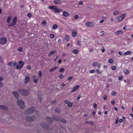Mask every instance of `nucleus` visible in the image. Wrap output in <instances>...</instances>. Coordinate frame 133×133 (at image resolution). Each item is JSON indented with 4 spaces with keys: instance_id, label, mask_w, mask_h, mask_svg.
I'll use <instances>...</instances> for the list:
<instances>
[{
    "instance_id": "a19ab883",
    "label": "nucleus",
    "mask_w": 133,
    "mask_h": 133,
    "mask_svg": "<svg viewBox=\"0 0 133 133\" xmlns=\"http://www.w3.org/2000/svg\"><path fill=\"white\" fill-rule=\"evenodd\" d=\"M69 38L68 36L66 35L65 37V39L66 41H68L69 39Z\"/></svg>"
},
{
    "instance_id": "c03bdc74",
    "label": "nucleus",
    "mask_w": 133,
    "mask_h": 133,
    "mask_svg": "<svg viewBox=\"0 0 133 133\" xmlns=\"http://www.w3.org/2000/svg\"><path fill=\"white\" fill-rule=\"evenodd\" d=\"M95 72L96 71L95 70H92L89 71V72L91 74L95 73Z\"/></svg>"
},
{
    "instance_id": "9b49d317",
    "label": "nucleus",
    "mask_w": 133,
    "mask_h": 133,
    "mask_svg": "<svg viewBox=\"0 0 133 133\" xmlns=\"http://www.w3.org/2000/svg\"><path fill=\"white\" fill-rule=\"evenodd\" d=\"M38 99L41 103V102L42 98V95L41 92L39 91L38 93Z\"/></svg>"
},
{
    "instance_id": "49530a36",
    "label": "nucleus",
    "mask_w": 133,
    "mask_h": 133,
    "mask_svg": "<svg viewBox=\"0 0 133 133\" xmlns=\"http://www.w3.org/2000/svg\"><path fill=\"white\" fill-rule=\"evenodd\" d=\"M55 111L57 112H59L60 111V110L57 108L55 109Z\"/></svg>"
},
{
    "instance_id": "f704fd0d",
    "label": "nucleus",
    "mask_w": 133,
    "mask_h": 133,
    "mask_svg": "<svg viewBox=\"0 0 133 133\" xmlns=\"http://www.w3.org/2000/svg\"><path fill=\"white\" fill-rule=\"evenodd\" d=\"M17 50L18 51L21 52H22L23 51V48L22 47H19L17 49Z\"/></svg>"
},
{
    "instance_id": "393cba45",
    "label": "nucleus",
    "mask_w": 133,
    "mask_h": 133,
    "mask_svg": "<svg viewBox=\"0 0 133 133\" xmlns=\"http://www.w3.org/2000/svg\"><path fill=\"white\" fill-rule=\"evenodd\" d=\"M78 52V49H75L72 52L74 54H76Z\"/></svg>"
},
{
    "instance_id": "c756f323",
    "label": "nucleus",
    "mask_w": 133,
    "mask_h": 133,
    "mask_svg": "<svg viewBox=\"0 0 133 133\" xmlns=\"http://www.w3.org/2000/svg\"><path fill=\"white\" fill-rule=\"evenodd\" d=\"M46 24V20H44L42 22V25L45 26Z\"/></svg>"
},
{
    "instance_id": "338daca9",
    "label": "nucleus",
    "mask_w": 133,
    "mask_h": 133,
    "mask_svg": "<svg viewBox=\"0 0 133 133\" xmlns=\"http://www.w3.org/2000/svg\"><path fill=\"white\" fill-rule=\"evenodd\" d=\"M62 62V60L61 59H60L59 60H58V63L60 64Z\"/></svg>"
},
{
    "instance_id": "7ed1b4c3",
    "label": "nucleus",
    "mask_w": 133,
    "mask_h": 133,
    "mask_svg": "<svg viewBox=\"0 0 133 133\" xmlns=\"http://www.w3.org/2000/svg\"><path fill=\"white\" fill-rule=\"evenodd\" d=\"M34 112H35L37 115L38 114V111L36 110L34 107H32L28 109L25 111V112L27 114H31Z\"/></svg>"
},
{
    "instance_id": "0eeeda50",
    "label": "nucleus",
    "mask_w": 133,
    "mask_h": 133,
    "mask_svg": "<svg viewBox=\"0 0 133 133\" xmlns=\"http://www.w3.org/2000/svg\"><path fill=\"white\" fill-rule=\"evenodd\" d=\"M17 63L18 64L16 65V69L19 70L21 69L24 64V62L22 61H18Z\"/></svg>"
},
{
    "instance_id": "58836bf2",
    "label": "nucleus",
    "mask_w": 133,
    "mask_h": 133,
    "mask_svg": "<svg viewBox=\"0 0 133 133\" xmlns=\"http://www.w3.org/2000/svg\"><path fill=\"white\" fill-rule=\"evenodd\" d=\"M113 61V60L111 58L109 59L108 60V62L110 63H112Z\"/></svg>"
},
{
    "instance_id": "bb28decb",
    "label": "nucleus",
    "mask_w": 133,
    "mask_h": 133,
    "mask_svg": "<svg viewBox=\"0 0 133 133\" xmlns=\"http://www.w3.org/2000/svg\"><path fill=\"white\" fill-rule=\"evenodd\" d=\"M58 66H57L56 67H54L53 68H52L50 69V72H52L53 70H54L57 69H58Z\"/></svg>"
},
{
    "instance_id": "8fccbe9b",
    "label": "nucleus",
    "mask_w": 133,
    "mask_h": 133,
    "mask_svg": "<svg viewBox=\"0 0 133 133\" xmlns=\"http://www.w3.org/2000/svg\"><path fill=\"white\" fill-rule=\"evenodd\" d=\"M64 70V69L63 68H61L59 70V71L60 72H62Z\"/></svg>"
},
{
    "instance_id": "2f4dec72",
    "label": "nucleus",
    "mask_w": 133,
    "mask_h": 133,
    "mask_svg": "<svg viewBox=\"0 0 133 133\" xmlns=\"http://www.w3.org/2000/svg\"><path fill=\"white\" fill-rule=\"evenodd\" d=\"M111 68L113 70H115L116 69V67L115 65H112Z\"/></svg>"
},
{
    "instance_id": "09e8293b",
    "label": "nucleus",
    "mask_w": 133,
    "mask_h": 133,
    "mask_svg": "<svg viewBox=\"0 0 133 133\" xmlns=\"http://www.w3.org/2000/svg\"><path fill=\"white\" fill-rule=\"evenodd\" d=\"M111 103L112 105H114L115 103V102L114 99H112L111 101Z\"/></svg>"
},
{
    "instance_id": "6e6552de",
    "label": "nucleus",
    "mask_w": 133,
    "mask_h": 133,
    "mask_svg": "<svg viewBox=\"0 0 133 133\" xmlns=\"http://www.w3.org/2000/svg\"><path fill=\"white\" fill-rule=\"evenodd\" d=\"M26 119L29 122H31L35 120L36 118V117L34 116H32L31 117L29 116H26Z\"/></svg>"
},
{
    "instance_id": "473e14b6",
    "label": "nucleus",
    "mask_w": 133,
    "mask_h": 133,
    "mask_svg": "<svg viewBox=\"0 0 133 133\" xmlns=\"http://www.w3.org/2000/svg\"><path fill=\"white\" fill-rule=\"evenodd\" d=\"M119 12V11L118 10H116L114 11L113 14L114 15H118Z\"/></svg>"
},
{
    "instance_id": "4be33fe9",
    "label": "nucleus",
    "mask_w": 133,
    "mask_h": 133,
    "mask_svg": "<svg viewBox=\"0 0 133 133\" xmlns=\"http://www.w3.org/2000/svg\"><path fill=\"white\" fill-rule=\"evenodd\" d=\"M46 119L47 121H48L50 123H51L53 121L52 119L49 117H46Z\"/></svg>"
},
{
    "instance_id": "0e129e2a",
    "label": "nucleus",
    "mask_w": 133,
    "mask_h": 133,
    "mask_svg": "<svg viewBox=\"0 0 133 133\" xmlns=\"http://www.w3.org/2000/svg\"><path fill=\"white\" fill-rule=\"evenodd\" d=\"M78 16L77 15H75L74 17V18L75 19H77L78 18Z\"/></svg>"
},
{
    "instance_id": "774afa93",
    "label": "nucleus",
    "mask_w": 133,
    "mask_h": 133,
    "mask_svg": "<svg viewBox=\"0 0 133 133\" xmlns=\"http://www.w3.org/2000/svg\"><path fill=\"white\" fill-rule=\"evenodd\" d=\"M64 103H65V104H67V103H68V100H65L64 101Z\"/></svg>"
},
{
    "instance_id": "cd10ccee",
    "label": "nucleus",
    "mask_w": 133,
    "mask_h": 133,
    "mask_svg": "<svg viewBox=\"0 0 133 133\" xmlns=\"http://www.w3.org/2000/svg\"><path fill=\"white\" fill-rule=\"evenodd\" d=\"M72 34L73 37H75L77 35V32L76 31H72Z\"/></svg>"
},
{
    "instance_id": "5fc2aeb1",
    "label": "nucleus",
    "mask_w": 133,
    "mask_h": 133,
    "mask_svg": "<svg viewBox=\"0 0 133 133\" xmlns=\"http://www.w3.org/2000/svg\"><path fill=\"white\" fill-rule=\"evenodd\" d=\"M72 78V77L71 76H69L67 78V79L68 81L71 80Z\"/></svg>"
},
{
    "instance_id": "f8f14e48",
    "label": "nucleus",
    "mask_w": 133,
    "mask_h": 133,
    "mask_svg": "<svg viewBox=\"0 0 133 133\" xmlns=\"http://www.w3.org/2000/svg\"><path fill=\"white\" fill-rule=\"evenodd\" d=\"M93 66L94 67L97 66L98 68H100L101 66V64L98 63V62H95L92 64Z\"/></svg>"
},
{
    "instance_id": "69168bd1",
    "label": "nucleus",
    "mask_w": 133,
    "mask_h": 133,
    "mask_svg": "<svg viewBox=\"0 0 133 133\" xmlns=\"http://www.w3.org/2000/svg\"><path fill=\"white\" fill-rule=\"evenodd\" d=\"M123 121V119H120L119 120V122L120 123H122V122Z\"/></svg>"
},
{
    "instance_id": "423d86ee",
    "label": "nucleus",
    "mask_w": 133,
    "mask_h": 133,
    "mask_svg": "<svg viewBox=\"0 0 133 133\" xmlns=\"http://www.w3.org/2000/svg\"><path fill=\"white\" fill-rule=\"evenodd\" d=\"M18 105L19 106L20 108L23 109L25 107L24 103L23 101L22 100H17V102Z\"/></svg>"
},
{
    "instance_id": "864d4df0",
    "label": "nucleus",
    "mask_w": 133,
    "mask_h": 133,
    "mask_svg": "<svg viewBox=\"0 0 133 133\" xmlns=\"http://www.w3.org/2000/svg\"><path fill=\"white\" fill-rule=\"evenodd\" d=\"M123 78V76H120L118 77V79L120 80H121Z\"/></svg>"
},
{
    "instance_id": "4468645a",
    "label": "nucleus",
    "mask_w": 133,
    "mask_h": 133,
    "mask_svg": "<svg viewBox=\"0 0 133 133\" xmlns=\"http://www.w3.org/2000/svg\"><path fill=\"white\" fill-rule=\"evenodd\" d=\"M8 64L9 66L13 67L16 66L17 65V63L16 62H15L14 63H13L12 62H10L8 63Z\"/></svg>"
},
{
    "instance_id": "5701e85b",
    "label": "nucleus",
    "mask_w": 133,
    "mask_h": 133,
    "mask_svg": "<svg viewBox=\"0 0 133 133\" xmlns=\"http://www.w3.org/2000/svg\"><path fill=\"white\" fill-rule=\"evenodd\" d=\"M4 79V78L0 76V88H1L2 86V83L1 82Z\"/></svg>"
},
{
    "instance_id": "603ef678",
    "label": "nucleus",
    "mask_w": 133,
    "mask_h": 133,
    "mask_svg": "<svg viewBox=\"0 0 133 133\" xmlns=\"http://www.w3.org/2000/svg\"><path fill=\"white\" fill-rule=\"evenodd\" d=\"M29 70H30L31 69V67L30 65H28L26 67Z\"/></svg>"
},
{
    "instance_id": "1a4fd4ad",
    "label": "nucleus",
    "mask_w": 133,
    "mask_h": 133,
    "mask_svg": "<svg viewBox=\"0 0 133 133\" xmlns=\"http://www.w3.org/2000/svg\"><path fill=\"white\" fill-rule=\"evenodd\" d=\"M7 42L6 39L4 37H2L0 39V43L1 44H5Z\"/></svg>"
},
{
    "instance_id": "a878e982",
    "label": "nucleus",
    "mask_w": 133,
    "mask_h": 133,
    "mask_svg": "<svg viewBox=\"0 0 133 133\" xmlns=\"http://www.w3.org/2000/svg\"><path fill=\"white\" fill-rule=\"evenodd\" d=\"M85 123L86 124H90L92 125H93L94 124V123L92 121H86L85 122Z\"/></svg>"
},
{
    "instance_id": "f3484780",
    "label": "nucleus",
    "mask_w": 133,
    "mask_h": 133,
    "mask_svg": "<svg viewBox=\"0 0 133 133\" xmlns=\"http://www.w3.org/2000/svg\"><path fill=\"white\" fill-rule=\"evenodd\" d=\"M86 25L89 26H92L94 25V23L92 22H87L85 23Z\"/></svg>"
},
{
    "instance_id": "e2e57ef3",
    "label": "nucleus",
    "mask_w": 133,
    "mask_h": 133,
    "mask_svg": "<svg viewBox=\"0 0 133 133\" xmlns=\"http://www.w3.org/2000/svg\"><path fill=\"white\" fill-rule=\"evenodd\" d=\"M3 60L2 58L0 56V62L3 63Z\"/></svg>"
},
{
    "instance_id": "39448f33",
    "label": "nucleus",
    "mask_w": 133,
    "mask_h": 133,
    "mask_svg": "<svg viewBox=\"0 0 133 133\" xmlns=\"http://www.w3.org/2000/svg\"><path fill=\"white\" fill-rule=\"evenodd\" d=\"M53 118L55 120L59 121L64 123H65L66 122V121L65 119L57 116L53 115Z\"/></svg>"
},
{
    "instance_id": "13d9d810",
    "label": "nucleus",
    "mask_w": 133,
    "mask_h": 133,
    "mask_svg": "<svg viewBox=\"0 0 133 133\" xmlns=\"http://www.w3.org/2000/svg\"><path fill=\"white\" fill-rule=\"evenodd\" d=\"M93 107L94 108H97V105L96 103H94L93 104Z\"/></svg>"
},
{
    "instance_id": "a18cd8bd",
    "label": "nucleus",
    "mask_w": 133,
    "mask_h": 133,
    "mask_svg": "<svg viewBox=\"0 0 133 133\" xmlns=\"http://www.w3.org/2000/svg\"><path fill=\"white\" fill-rule=\"evenodd\" d=\"M64 75H60L59 76V77L60 79H62L64 78Z\"/></svg>"
},
{
    "instance_id": "c9c22d12",
    "label": "nucleus",
    "mask_w": 133,
    "mask_h": 133,
    "mask_svg": "<svg viewBox=\"0 0 133 133\" xmlns=\"http://www.w3.org/2000/svg\"><path fill=\"white\" fill-rule=\"evenodd\" d=\"M72 105V103L71 102H69L68 103V106L69 107H71Z\"/></svg>"
},
{
    "instance_id": "f257e3e1",
    "label": "nucleus",
    "mask_w": 133,
    "mask_h": 133,
    "mask_svg": "<svg viewBox=\"0 0 133 133\" xmlns=\"http://www.w3.org/2000/svg\"><path fill=\"white\" fill-rule=\"evenodd\" d=\"M12 17L11 16H8L6 19V22L8 24V26H13L15 25L17 22V17L16 16H15L13 19L12 21L10 23H9L10 21L12 19Z\"/></svg>"
},
{
    "instance_id": "de8ad7c7",
    "label": "nucleus",
    "mask_w": 133,
    "mask_h": 133,
    "mask_svg": "<svg viewBox=\"0 0 133 133\" xmlns=\"http://www.w3.org/2000/svg\"><path fill=\"white\" fill-rule=\"evenodd\" d=\"M77 44L79 45H80L81 44V42L79 40H78L77 41Z\"/></svg>"
},
{
    "instance_id": "052dcab7",
    "label": "nucleus",
    "mask_w": 133,
    "mask_h": 133,
    "mask_svg": "<svg viewBox=\"0 0 133 133\" xmlns=\"http://www.w3.org/2000/svg\"><path fill=\"white\" fill-rule=\"evenodd\" d=\"M57 101L56 100H53L51 102V103L52 104H54L55 103H56Z\"/></svg>"
},
{
    "instance_id": "ea45409f",
    "label": "nucleus",
    "mask_w": 133,
    "mask_h": 133,
    "mask_svg": "<svg viewBox=\"0 0 133 133\" xmlns=\"http://www.w3.org/2000/svg\"><path fill=\"white\" fill-rule=\"evenodd\" d=\"M56 53V51L55 50L51 51L50 52V53L51 54V55H53V54L55 53Z\"/></svg>"
},
{
    "instance_id": "3c124183",
    "label": "nucleus",
    "mask_w": 133,
    "mask_h": 133,
    "mask_svg": "<svg viewBox=\"0 0 133 133\" xmlns=\"http://www.w3.org/2000/svg\"><path fill=\"white\" fill-rule=\"evenodd\" d=\"M96 71L97 74H101L102 72H100L99 70V69H97L96 70Z\"/></svg>"
},
{
    "instance_id": "7c9ffc66",
    "label": "nucleus",
    "mask_w": 133,
    "mask_h": 133,
    "mask_svg": "<svg viewBox=\"0 0 133 133\" xmlns=\"http://www.w3.org/2000/svg\"><path fill=\"white\" fill-rule=\"evenodd\" d=\"M123 72L124 73H125L126 74H128L129 72V71L127 69H124L123 70Z\"/></svg>"
},
{
    "instance_id": "6ab92c4d",
    "label": "nucleus",
    "mask_w": 133,
    "mask_h": 133,
    "mask_svg": "<svg viewBox=\"0 0 133 133\" xmlns=\"http://www.w3.org/2000/svg\"><path fill=\"white\" fill-rule=\"evenodd\" d=\"M0 108L3 110H6L8 109V108L5 105H0Z\"/></svg>"
},
{
    "instance_id": "72a5a7b5",
    "label": "nucleus",
    "mask_w": 133,
    "mask_h": 133,
    "mask_svg": "<svg viewBox=\"0 0 133 133\" xmlns=\"http://www.w3.org/2000/svg\"><path fill=\"white\" fill-rule=\"evenodd\" d=\"M57 27H58V26L56 24H54L52 26V28L54 30L56 29Z\"/></svg>"
},
{
    "instance_id": "b1692460",
    "label": "nucleus",
    "mask_w": 133,
    "mask_h": 133,
    "mask_svg": "<svg viewBox=\"0 0 133 133\" xmlns=\"http://www.w3.org/2000/svg\"><path fill=\"white\" fill-rule=\"evenodd\" d=\"M123 33V31L121 30H118L115 32V34L117 35H118L119 34H121Z\"/></svg>"
},
{
    "instance_id": "ddd939ff",
    "label": "nucleus",
    "mask_w": 133,
    "mask_h": 133,
    "mask_svg": "<svg viewBox=\"0 0 133 133\" xmlns=\"http://www.w3.org/2000/svg\"><path fill=\"white\" fill-rule=\"evenodd\" d=\"M12 93L13 95L14 96L15 98L18 99L19 96V94L16 91H13L12 92Z\"/></svg>"
},
{
    "instance_id": "dca6fc26",
    "label": "nucleus",
    "mask_w": 133,
    "mask_h": 133,
    "mask_svg": "<svg viewBox=\"0 0 133 133\" xmlns=\"http://www.w3.org/2000/svg\"><path fill=\"white\" fill-rule=\"evenodd\" d=\"M30 80V78L29 76H26L25 77V81L24 82L25 84H26Z\"/></svg>"
},
{
    "instance_id": "20e7f679",
    "label": "nucleus",
    "mask_w": 133,
    "mask_h": 133,
    "mask_svg": "<svg viewBox=\"0 0 133 133\" xmlns=\"http://www.w3.org/2000/svg\"><path fill=\"white\" fill-rule=\"evenodd\" d=\"M17 91L21 95H28L29 94V91L26 90L20 89L18 90Z\"/></svg>"
},
{
    "instance_id": "680f3d73",
    "label": "nucleus",
    "mask_w": 133,
    "mask_h": 133,
    "mask_svg": "<svg viewBox=\"0 0 133 133\" xmlns=\"http://www.w3.org/2000/svg\"><path fill=\"white\" fill-rule=\"evenodd\" d=\"M83 2L82 1H80L79 2V4L80 5H83Z\"/></svg>"
},
{
    "instance_id": "f03ea898",
    "label": "nucleus",
    "mask_w": 133,
    "mask_h": 133,
    "mask_svg": "<svg viewBox=\"0 0 133 133\" xmlns=\"http://www.w3.org/2000/svg\"><path fill=\"white\" fill-rule=\"evenodd\" d=\"M48 8L51 9V11L54 13H58L62 11V9H58L55 6H49Z\"/></svg>"
},
{
    "instance_id": "37998d69",
    "label": "nucleus",
    "mask_w": 133,
    "mask_h": 133,
    "mask_svg": "<svg viewBox=\"0 0 133 133\" xmlns=\"http://www.w3.org/2000/svg\"><path fill=\"white\" fill-rule=\"evenodd\" d=\"M55 35L52 34H51L50 35V38L51 39H53L54 38Z\"/></svg>"
},
{
    "instance_id": "412c9836",
    "label": "nucleus",
    "mask_w": 133,
    "mask_h": 133,
    "mask_svg": "<svg viewBox=\"0 0 133 133\" xmlns=\"http://www.w3.org/2000/svg\"><path fill=\"white\" fill-rule=\"evenodd\" d=\"M131 54V52L130 51H127L124 54V56H125L127 55H129Z\"/></svg>"
},
{
    "instance_id": "9d476101",
    "label": "nucleus",
    "mask_w": 133,
    "mask_h": 133,
    "mask_svg": "<svg viewBox=\"0 0 133 133\" xmlns=\"http://www.w3.org/2000/svg\"><path fill=\"white\" fill-rule=\"evenodd\" d=\"M125 14H124L121 15V16H118V22H120L122 21L125 18Z\"/></svg>"
},
{
    "instance_id": "4d7b16f0",
    "label": "nucleus",
    "mask_w": 133,
    "mask_h": 133,
    "mask_svg": "<svg viewBox=\"0 0 133 133\" xmlns=\"http://www.w3.org/2000/svg\"><path fill=\"white\" fill-rule=\"evenodd\" d=\"M42 127L44 128H49L48 126V125H46L45 126L43 125H42Z\"/></svg>"
},
{
    "instance_id": "e433bc0d",
    "label": "nucleus",
    "mask_w": 133,
    "mask_h": 133,
    "mask_svg": "<svg viewBox=\"0 0 133 133\" xmlns=\"http://www.w3.org/2000/svg\"><path fill=\"white\" fill-rule=\"evenodd\" d=\"M105 33V32L103 31H102L100 33V35L101 36H103Z\"/></svg>"
},
{
    "instance_id": "bf43d9fd",
    "label": "nucleus",
    "mask_w": 133,
    "mask_h": 133,
    "mask_svg": "<svg viewBox=\"0 0 133 133\" xmlns=\"http://www.w3.org/2000/svg\"><path fill=\"white\" fill-rule=\"evenodd\" d=\"M27 16L29 17L30 18L31 16L32 15H31V14H30V13H29V14H27Z\"/></svg>"
},
{
    "instance_id": "2eb2a0df",
    "label": "nucleus",
    "mask_w": 133,
    "mask_h": 133,
    "mask_svg": "<svg viewBox=\"0 0 133 133\" xmlns=\"http://www.w3.org/2000/svg\"><path fill=\"white\" fill-rule=\"evenodd\" d=\"M79 86L78 85H76L73 88L72 90L71 91V92H74L78 90L79 88Z\"/></svg>"
},
{
    "instance_id": "c85d7f7f",
    "label": "nucleus",
    "mask_w": 133,
    "mask_h": 133,
    "mask_svg": "<svg viewBox=\"0 0 133 133\" xmlns=\"http://www.w3.org/2000/svg\"><path fill=\"white\" fill-rule=\"evenodd\" d=\"M110 94L111 95L114 96L117 94V93L115 91H112L111 92Z\"/></svg>"
},
{
    "instance_id": "79ce46f5",
    "label": "nucleus",
    "mask_w": 133,
    "mask_h": 133,
    "mask_svg": "<svg viewBox=\"0 0 133 133\" xmlns=\"http://www.w3.org/2000/svg\"><path fill=\"white\" fill-rule=\"evenodd\" d=\"M39 75L38 77H41L42 75V72L41 71H39Z\"/></svg>"
},
{
    "instance_id": "a211bd4d",
    "label": "nucleus",
    "mask_w": 133,
    "mask_h": 133,
    "mask_svg": "<svg viewBox=\"0 0 133 133\" xmlns=\"http://www.w3.org/2000/svg\"><path fill=\"white\" fill-rule=\"evenodd\" d=\"M61 2V0H54L53 2L55 4L58 5Z\"/></svg>"
},
{
    "instance_id": "4c0bfd02",
    "label": "nucleus",
    "mask_w": 133,
    "mask_h": 133,
    "mask_svg": "<svg viewBox=\"0 0 133 133\" xmlns=\"http://www.w3.org/2000/svg\"><path fill=\"white\" fill-rule=\"evenodd\" d=\"M36 79H34V82L35 83H37L38 80V78L37 77H35Z\"/></svg>"
},
{
    "instance_id": "6e6d98bb",
    "label": "nucleus",
    "mask_w": 133,
    "mask_h": 133,
    "mask_svg": "<svg viewBox=\"0 0 133 133\" xmlns=\"http://www.w3.org/2000/svg\"><path fill=\"white\" fill-rule=\"evenodd\" d=\"M103 98L104 100H106L107 99V96L106 95H104L103 96Z\"/></svg>"
},
{
    "instance_id": "aec40b11",
    "label": "nucleus",
    "mask_w": 133,
    "mask_h": 133,
    "mask_svg": "<svg viewBox=\"0 0 133 133\" xmlns=\"http://www.w3.org/2000/svg\"><path fill=\"white\" fill-rule=\"evenodd\" d=\"M63 15L65 17H67L69 15V14L65 11H64Z\"/></svg>"
}]
</instances>
